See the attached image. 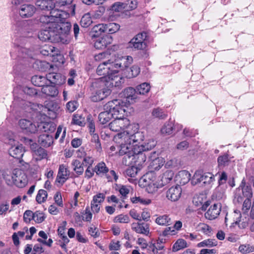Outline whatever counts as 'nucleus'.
<instances>
[{
    "label": "nucleus",
    "instance_id": "58",
    "mask_svg": "<svg viewBox=\"0 0 254 254\" xmlns=\"http://www.w3.org/2000/svg\"><path fill=\"white\" fill-rule=\"evenodd\" d=\"M126 8V3L116 2L111 7L110 10L113 11L119 12Z\"/></svg>",
    "mask_w": 254,
    "mask_h": 254
},
{
    "label": "nucleus",
    "instance_id": "50",
    "mask_svg": "<svg viewBox=\"0 0 254 254\" xmlns=\"http://www.w3.org/2000/svg\"><path fill=\"white\" fill-rule=\"evenodd\" d=\"M47 192L44 190H40L37 194L36 199L39 203L45 202L47 198Z\"/></svg>",
    "mask_w": 254,
    "mask_h": 254
},
{
    "label": "nucleus",
    "instance_id": "54",
    "mask_svg": "<svg viewBox=\"0 0 254 254\" xmlns=\"http://www.w3.org/2000/svg\"><path fill=\"white\" fill-rule=\"evenodd\" d=\"M129 221L130 219L128 216L123 214L116 216L114 219L115 222L121 223H127Z\"/></svg>",
    "mask_w": 254,
    "mask_h": 254
},
{
    "label": "nucleus",
    "instance_id": "13",
    "mask_svg": "<svg viewBox=\"0 0 254 254\" xmlns=\"http://www.w3.org/2000/svg\"><path fill=\"white\" fill-rule=\"evenodd\" d=\"M36 11L34 5L31 4H21L18 9V13L22 18L32 17Z\"/></svg>",
    "mask_w": 254,
    "mask_h": 254
},
{
    "label": "nucleus",
    "instance_id": "23",
    "mask_svg": "<svg viewBox=\"0 0 254 254\" xmlns=\"http://www.w3.org/2000/svg\"><path fill=\"white\" fill-rule=\"evenodd\" d=\"M47 81L55 85H61L64 82V78L60 73H49L47 75Z\"/></svg>",
    "mask_w": 254,
    "mask_h": 254
},
{
    "label": "nucleus",
    "instance_id": "17",
    "mask_svg": "<svg viewBox=\"0 0 254 254\" xmlns=\"http://www.w3.org/2000/svg\"><path fill=\"white\" fill-rule=\"evenodd\" d=\"M30 148L33 152V156L37 160H41L46 158L47 157V151L41 147H38L36 143L31 144Z\"/></svg>",
    "mask_w": 254,
    "mask_h": 254
},
{
    "label": "nucleus",
    "instance_id": "28",
    "mask_svg": "<svg viewBox=\"0 0 254 254\" xmlns=\"http://www.w3.org/2000/svg\"><path fill=\"white\" fill-rule=\"evenodd\" d=\"M38 143L44 147H49L53 143V137L47 133L40 135L38 137Z\"/></svg>",
    "mask_w": 254,
    "mask_h": 254
},
{
    "label": "nucleus",
    "instance_id": "57",
    "mask_svg": "<svg viewBox=\"0 0 254 254\" xmlns=\"http://www.w3.org/2000/svg\"><path fill=\"white\" fill-rule=\"evenodd\" d=\"M18 57L20 58H25L26 56H30L31 55L29 53V51L22 46H18L17 47Z\"/></svg>",
    "mask_w": 254,
    "mask_h": 254
},
{
    "label": "nucleus",
    "instance_id": "46",
    "mask_svg": "<svg viewBox=\"0 0 254 254\" xmlns=\"http://www.w3.org/2000/svg\"><path fill=\"white\" fill-rule=\"evenodd\" d=\"M92 32L95 33L94 36H98L103 33L106 32V24H99L95 25L92 28Z\"/></svg>",
    "mask_w": 254,
    "mask_h": 254
},
{
    "label": "nucleus",
    "instance_id": "1",
    "mask_svg": "<svg viewBox=\"0 0 254 254\" xmlns=\"http://www.w3.org/2000/svg\"><path fill=\"white\" fill-rule=\"evenodd\" d=\"M123 132L118 134L115 138L116 142L119 144L118 149L120 155H126L125 158L132 160L137 159L138 164L145 162L146 156L140 147H136L137 143L142 140V133L140 131Z\"/></svg>",
    "mask_w": 254,
    "mask_h": 254
},
{
    "label": "nucleus",
    "instance_id": "14",
    "mask_svg": "<svg viewBox=\"0 0 254 254\" xmlns=\"http://www.w3.org/2000/svg\"><path fill=\"white\" fill-rule=\"evenodd\" d=\"M182 191V190L180 186L172 187L166 191V197L171 201H176L180 198Z\"/></svg>",
    "mask_w": 254,
    "mask_h": 254
},
{
    "label": "nucleus",
    "instance_id": "41",
    "mask_svg": "<svg viewBox=\"0 0 254 254\" xmlns=\"http://www.w3.org/2000/svg\"><path fill=\"white\" fill-rule=\"evenodd\" d=\"M156 144V142L154 139H149L147 140L143 144H142L140 146H138L137 144L136 147H140L143 151H145L152 149L155 146Z\"/></svg>",
    "mask_w": 254,
    "mask_h": 254
},
{
    "label": "nucleus",
    "instance_id": "12",
    "mask_svg": "<svg viewBox=\"0 0 254 254\" xmlns=\"http://www.w3.org/2000/svg\"><path fill=\"white\" fill-rule=\"evenodd\" d=\"M18 125L24 132L35 133L38 131L37 123H34L29 120L21 119L19 120Z\"/></svg>",
    "mask_w": 254,
    "mask_h": 254
},
{
    "label": "nucleus",
    "instance_id": "45",
    "mask_svg": "<svg viewBox=\"0 0 254 254\" xmlns=\"http://www.w3.org/2000/svg\"><path fill=\"white\" fill-rule=\"evenodd\" d=\"M217 245V242L215 239H206L197 244V247L211 248L216 246Z\"/></svg>",
    "mask_w": 254,
    "mask_h": 254
},
{
    "label": "nucleus",
    "instance_id": "31",
    "mask_svg": "<svg viewBox=\"0 0 254 254\" xmlns=\"http://www.w3.org/2000/svg\"><path fill=\"white\" fill-rule=\"evenodd\" d=\"M31 82L35 86L43 87L48 84L47 77L41 75H35L31 78Z\"/></svg>",
    "mask_w": 254,
    "mask_h": 254
},
{
    "label": "nucleus",
    "instance_id": "21",
    "mask_svg": "<svg viewBox=\"0 0 254 254\" xmlns=\"http://www.w3.org/2000/svg\"><path fill=\"white\" fill-rule=\"evenodd\" d=\"M131 229L137 233L142 234L146 236L149 234V228L147 224L132 223Z\"/></svg>",
    "mask_w": 254,
    "mask_h": 254
},
{
    "label": "nucleus",
    "instance_id": "40",
    "mask_svg": "<svg viewBox=\"0 0 254 254\" xmlns=\"http://www.w3.org/2000/svg\"><path fill=\"white\" fill-rule=\"evenodd\" d=\"M240 187H242V192L243 196L246 197V199H250L253 196V192L252 188L250 186H245V181L243 179L242 181L241 184L240 186Z\"/></svg>",
    "mask_w": 254,
    "mask_h": 254
},
{
    "label": "nucleus",
    "instance_id": "48",
    "mask_svg": "<svg viewBox=\"0 0 254 254\" xmlns=\"http://www.w3.org/2000/svg\"><path fill=\"white\" fill-rule=\"evenodd\" d=\"M150 89V86L147 83H143L136 87V92L139 94H145L149 92Z\"/></svg>",
    "mask_w": 254,
    "mask_h": 254
},
{
    "label": "nucleus",
    "instance_id": "60",
    "mask_svg": "<svg viewBox=\"0 0 254 254\" xmlns=\"http://www.w3.org/2000/svg\"><path fill=\"white\" fill-rule=\"evenodd\" d=\"M152 115L155 118H158L162 119H164L167 117V115L162 111V109L160 108L153 109L152 112Z\"/></svg>",
    "mask_w": 254,
    "mask_h": 254
},
{
    "label": "nucleus",
    "instance_id": "8",
    "mask_svg": "<svg viewBox=\"0 0 254 254\" xmlns=\"http://www.w3.org/2000/svg\"><path fill=\"white\" fill-rule=\"evenodd\" d=\"M214 181V176L211 173H202L200 171H197L192 178L191 184L195 185L202 182L204 185H210Z\"/></svg>",
    "mask_w": 254,
    "mask_h": 254
},
{
    "label": "nucleus",
    "instance_id": "49",
    "mask_svg": "<svg viewBox=\"0 0 254 254\" xmlns=\"http://www.w3.org/2000/svg\"><path fill=\"white\" fill-rule=\"evenodd\" d=\"M120 28V25L115 23L106 24V32L109 33H114L118 31Z\"/></svg>",
    "mask_w": 254,
    "mask_h": 254
},
{
    "label": "nucleus",
    "instance_id": "62",
    "mask_svg": "<svg viewBox=\"0 0 254 254\" xmlns=\"http://www.w3.org/2000/svg\"><path fill=\"white\" fill-rule=\"evenodd\" d=\"M45 216L43 213L39 211H36L34 213L33 220L37 223H40L45 220Z\"/></svg>",
    "mask_w": 254,
    "mask_h": 254
},
{
    "label": "nucleus",
    "instance_id": "52",
    "mask_svg": "<svg viewBox=\"0 0 254 254\" xmlns=\"http://www.w3.org/2000/svg\"><path fill=\"white\" fill-rule=\"evenodd\" d=\"M129 46L137 50H143L146 47V44L145 42H137L131 40L129 42Z\"/></svg>",
    "mask_w": 254,
    "mask_h": 254
},
{
    "label": "nucleus",
    "instance_id": "55",
    "mask_svg": "<svg viewBox=\"0 0 254 254\" xmlns=\"http://www.w3.org/2000/svg\"><path fill=\"white\" fill-rule=\"evenodd\" d=\"M54 51L55 48L53 46L45 45L42 47L41 53L44 56H53Z\"/></svg>",
    "mask_w": 254,
    "mask_h": 254
},
{
    "label": "nucleus",
    "instance_id": "56",
    "mask_svg": "<svg viewBox=\"0 0 254 254\" xmlns=\"http://www.w3.org/2000/svg\"><path fill=\"white\" fill-rule=\"evenodd\" d=\"M131 201L133 203H139L147 205L151 203V201L149 199H144L140 196H135L131 198Z\"/></svg>",
    "mask_w": 254,
    "mask_h": 254
},
{
    "label": "nucleus",
    "instance_id": "19",
    "mask_svg": "<svg viewBox=\"0 0 254 254\" xmlns=\"http://www.w3.org/2000/svg\"><path fill=\"white\" fill-rule=\"evenodd\" d=\"M118 72V71L117 72L111 73L109 76H108V78L105 81L107 83L106 85L113 87L121 86L122 82V78L117 74Z\"/></svg>",
    "mask_w": 254,
    "mask_h": 254
},
{
    "label": "nucleus",
    "instance_id": "61",
    "mask_svg": "<svg viewBox=\"0 0 254 254\" xmlns=\"http://www.w3.org/2000/svg\"><path fill=\"white\" fill-rule=\"evenodd\" d=\"M82 219L84 221L90 222L92 218V214L90 212L89 208L87 207L82 213Z\"/></svg>",
    "mask_w": 254,
    "mask_h": 254
},
{
    "label": "nucleus",
    "instance_id": "47",
    "mask_svg": "<svg viewBox=\"0 0 254 254\" xmlns=\"http://www.w3.org/2000/svg\"><path fill=\"white\" fill-rule=\"evenodd\" d=\"M174 177V173L172 171H166L163 175L161 179V184H163V186L169 183Z\"/></svg>",
    "mask_w": 254,
    "mask_h": 254
},
{
    "label": "nucleus",
    "instance_id": "10",
    "mask_svg": "<svg viewBox=\"0 0 254 254\" xmlns=\"http://www.w3.org/2000/svg\"><path fill=\"white\" fill-rule=\"evenodd\" d=\"M12 183L19 188L24 187L27 184V177L25 173L20 169H15L11 176Z\"/></svg>",
    "mask_w": 254,
    "mask_h": 254
},
{
    "label": "nucleus",
    "instance_id": "63",
    "mask_svg": "<svg viewBox=\"0 0 254 254\" xmlns=\"http://www.w3.org/2000/svg\"><path fill=\"white\" fill-rule=\"evenodd\" d=\"M34 213L31 210H26L23 214V220L26 223H29L33 219Z\"/></svg>",
    "mask_w": 254,
    "mask_h": 254
},
{
    "label": "nucleus",
    "instance_id": "7",
    "mask_svg": "<svg viewBox=\"0 0 254 254\" xmlns=\"http://www.w3.org/2000/svg\"><path fill=\"white\" fill-rule=\"evenodd\" d=\"M139 184L140 186L145 187L146 190L151 194L156 193L159 189L163 187V184L151 180L148 175L144 176L140 180Z\"/></svg>",
    "mask_w": 254,
    "mask_h": 254
},
{
    "label": "nucleus",
    "instance_id": "43",
    "mask_svg": "<svg viewBox=\"0 0 254 254\" xmlns=\"http://www.w3.org/2000/svg\"><path fill=\"white\" fill-rule=\"evenodd\" d=\"M112 118H113L112 114L106 110L100 113L98 116L99 121L102 124H106Z\"/></svg>",
    "mask_w": 254,
    "mask_h": 254
},
{
    "label": "nucleus",
    "instance_id": "38",
    "mask_svg": "<svg viewBox=\"0 0 254 254\" xmlns=\"http://www.w3.org/2000/svg\"><path fill=\"white\" fill-rule=\"evenodd\" d=\"M25 234H28V229L27 227H25L22 231L14 233L12 236L14 244L16 246L18 245L19 244V237L23 238Z\"/></svg>",
    "mask_w": 254,
    "mask_h": 254
},
{
    "label": "nucleus",
    "instance_id": "25",
    "mask_svg": "<svg viewBox=\"0 0 254 254\" xmlns=\"http://www.w3.org/2000/svg\"><path fill=\"white\" fill-rule=\"evenodd\" d=\"M38 131H43L45 132H52L56 129V126L53 123L41 122L37 123Z\"/></svg>",
    "mask_w": 254,
    "mask_h": 254
},
{
    "label": "nucleus",
    "instance_id": "37",
    "mask_svg": "<svg viewBox=\"0 0 254 254\" xmlns=\"http://www.w3.org/2000/svg\"><path fill=\"white\" fill-rule=\"evenodd\" d=\"M67 223L65 221H64L59 227L58 229V235L62 241H64L65 243H68L69 240L66 237L64 230L66 226Z\"/></svg>",
    "mask_w": 254,
    "mask_h": 254
},
{
    "label": "nucleus",
    "instance_id": "34",
    "mask_svg": "<svg viewBox=\"0 0 254 254\" xmlns=\"http://www.w3.org/2000/svg\"><path fill=\"white\" fill-rule=\"evenodd\" d=\"M42 92L47 96L55 97L58 94V91L57 88L54 86L46 84L42 88Z\"/></svg>",
    "mask_w": 254,
    "mask_h": 254
},
{
    "label": "nucleus",
    "instance_id": "24",
    "mask_svg": "<svg viewBox=\"0 0 254 254\" xmlns=\"http://www.w3.org/2000/svg\"><path fill=\"white\" fill-rule=\"evenodd\" d=\"M122 96L126 99V102L132 103L133 100L137 98V92L132 87H128L124 90L122 93Z\"/></svg>",
    "mask_w": 254,
    "mask_h": 254
},
{
    "label": "nucleus",
    "instance_id": "15",
    "mask_svg": "<svg viewBox=\"0 0 254 254\" xmlns=\"http://www.w3.org/2000/svg\"><path fill=\"white\" fill-rule=\"evenodd\" d=\"M69 171L64 164L60 165L56 182L64 184L69 178Z\"/></svg>",
    "mask_w": 254,
    "mask_h": 254
},
{
    "label": "nucleus",
    "instance_id": "2",
    "mask_svg": "<svg viewBox=\"0 0 254 254\" xmlns=\"http://www.w3.org/2000/svg\"><path fill=\"white\" fill-rule=\"evenodd\" d=\"M121 64L118 62L114 63L112 59H109L103 62L100 64L97 68L96 72L99 75L102 76L100 78L101 81L104 82L111 73L117 72L119 71Z\"/></svg>",
    "mask_w": 254,
    "mask_h": 254
},
{
    "label": "nucleus",
    "instance_id": "30",
    "mask_svg": "<svg viewBox=\"0 0 254 254\" xmlns=\"http://www.w3.org/2000/svg\"><path fill=\"white\" fill-rule=\"evenodd\" d=\"M190 177L191 175L188 171L182 170L178 173L177 178L179 180L180 183L184 185L190 181Z\"/></svg>",
    "mask_w": 254,
    "mask_h": 254
},
{
    "label": "nucleus",
    "instance_id": "42",
    "mask_svg": "<svg viewBox=\"0 0 254 254\" xmlns=\"http://www.w3.org/2000/svg\"><path fill=\"white\" fill-rule=\"evenodd\" d=\"M27 25V22L25 20H21L16 21L14 26L15 30L19 32L21 34L25 35L26 27Z\"/></svg>",
    "mask_w": 254,
    "mask_h": 254
},
{
    "label": "nucleus",
    "instance_id": "64",
    "mask_svg": "<svg viewBox=\"0 0 254 254\" xmlns=\"http://www.w3.org/2000/svg\"><path fill=\"white\" fill-rule=\"evenodd\" d=\"M110 54L107 52L100 53L95 56V60L96 61H101L104 60H109Z\"/></svg>",
    "mask_w": 254,
    "mask_h": 254
},
{
    "label": "nucleus",
    "instance_id": "51",
    "mask_svg": "<svg viewBox=\"0 0 254 254\" xmlns=\"http://www.w3.org/2000/svg\"><path fill=\"white\" fill-rule=\"evenodd\" d=\"M174 124L173 122L169 121L165 124L161 128V131L163 134H170L172 133Z\"/></svg>",
    "mask_w": 254,
    "mask_h": 254
},
{
    "label": "nucleus",
    "instance_id": "4",
    "mask_svg": "<svg viewBox=\"0 0 254 254\" xmlns=\"http://www.w3.org/2000/svg\"><path fill=\"white\" fill-rule=\"evenodd\" d=\"M126 103L120 99L109 101L104 106V109L112 114L113 118H123L126 111Z\"/></svg>",
    "mask_w": 254,
    "mask_h": 254
},
{
    "label": "nucleus",
    "instance_id": "6",
    "mask_svg": "<svg viewBox=\"0 0 254 254\" xmlns=\"http://www.w3.org/2000/svg\"><path fill=\"white\" fill-rule=\"evenodd\" d=\"M93 172L99 177H105L109 182L117 181L118 176L114 170L109 171L106 164L103 162L98 163L94 167Z\"/></svg>",
    "mask_w": 254,
    "mask_h": 254
},
{
    "label": "nucleus",
    "instance_id": "44",
    "mask_svg": "<svg viewBox=\"0 0 254 254\" xmlns=\"http://www.w3.org/2000/svg\"><path fill=\"white\" fill-rule=\"evenodd\" d=\"M187 247V244L185 240L182 239H178L174 244L172 247V251L177 252Z\"/></svg>",
    "mask_w": 254,
    "mask_h": 254
},
{
    "label": "nucleus",
    "instance_id": "5",
    "mask_svg": "<svg viewBox=\"0 0 254 254\" xmlns=\"http://www.w3.org/2000/svg\"><path fill=\"white\" fill-rule=\"evenodd\" d=\"M61 33L62 30H56V28L46 29L41 30L38 34L39 39L43 41H50L51 42L64 43L62 38Z\"/></svg>",
    "mask_w": 254,
    "mask_h": 254
},
{
    "label": "nucleus",
    "instance_id": "27",
    "mask_svg": "<svg viewBox=\"0 0 254 254\" xmlns=\"http://www.w3.org/2000/svg\"><path fill=\"white\" fill-rule=\"evenodd\" d=\"M52 17L50 15H41L39 19V22L42 26H45L46 29L55 28V25L52 24L54 23Z\"/></svg>",
    "mask_w": 254,
    "mask_h": 254
},
{
    "label": "nucleus",
    "instance_id": "32",
    "mask_svg": "<svg viewBox=\"0 0 254 254\" xmlns=\"http://www.w3.org/2000/svg\"><path fill=\"white\" fill-rule=\"evenodd\" d=\"M35 4L41 10H49L50 8H53L52 0H37Z\"/></svg>",
    "mask_w": 254,
    "mask_h": 254
},
{
    "label": "nucleus",
    "instance_id": "29",
    "mask_svg": "<svg viewBox=\"0 0 254 254\" xmlns=\"http://www.w3.org/2000/svg\"><path fill=\"white\" fill-rule=\"evenodd\" d=\"M165 162L164 159L162 157H157L153 160L149 165L151 171L159 170L163 166Z\"/></svg>",
    "mask_w": 254,
    "mask_h": 254
},
{
    "label": "nucleus",
    "instance_id": "53",
    "mask_svg": "<svg viewBox=\"0 0 254 254\" xmlns=\"http://www.w3.org/2000/svg\"><path fill=\"white\" fill-rule=\"evenodd\" d=\"M202 198L201 197H197V198H194L193 202L195 204L198 206L200 205H201V209L202 210H205L207 207L209 206V203L208 201H205L203 203Z\"/></svg>",
    "mask_w": 254,
    "mask_h": 254
},
{
    "label": "nucleus",
    "instance_id": "59",
    "mask_svg": "<svg viewBox=\"0 0 254 254\" xmlns=\"http://www.w3.org/2000/svg\"><path fill=\"white\" fill-rule=\"evenodd\" d=\"M138 172L137 168L134 166H132L128 168L125 172V175L126 176H128L131 178H134L136 176Z\"/></svg>",
    "mask_w": 254,
    "mask_h": 254
},
{
    "label": "nucleus",
    "instance_id": "22",
    "mask_svg": "<svg viewBox=\"0 0 254 254\" xmlns=\"http://www.w3.org/2000/svg\"><path fill=\"white\" fill-rule=\"evenodd\" d=\"M112 39L110 36H106L97 39L94 43V47L97 49H103L110 44Z\"/></svg>",
    "mask_w": 254,
    "mask_h": 254
},
{
    "label": "nucleus",
    "instance_id": "11",
    "mask_svg": "<svg viewBox=\"0 0 254 254\" xmlns=\"http://www.w3.org/2000/svg\"><path fill=\"white\" fill-rule=\"evenodd\" d=\"M11 145L9 149V154L17 159H20L24 155V149L23 146L21 144H18V142L13 139H9L8 142Z\"/></svg>",
    "mask_w": 254,
    "mask_h": 254
},
{
    "label": "nucleus",
    "instance_id": "3",
    "mask_svg": "<svg viewBox=\"0 0 254 254\" xmlns=\"http://www.w3.org/2000/svg\"><path fill=\"white\" fill-rule=\"evenodd\" d=\"M109 127L111 130L115 132L120 131L125 128L127 129L123 131V132H127L128 130H129V132L135 131V130L138 131L137 130L138 128L136 125H130L129 121L127 118H121V117L115 118L114 121L109 124ZM121 133H123V132L119 133L118 134ZM118 134L114 137V138ZM114 140L116 142L115 139Z\"/></svg>",
    "mask_w": 254,
    "mask_h": 254
},
{
    "label": "nucleus",
    "instance_id": "20",
    "mask_svg": "<svg viewBox=\"0 0 254 254\" xmlns=\"http://www.w3.org/2000/svg\"><path fill=\"white\" fill-rule=\"evenodd\" d=\"M118 72V71L117 72L111 73L109 76H108V78L105 81L107 83L106 85L113 87L121 86L122 82V78L117 74Z\"/></svg>",
    "mask_w": 254,
    "mask_h": 254
},
{
    "label": "nucleus",
    "instance_id": "9",
    "mask_svg": "<svg viewBox=\"0 0 254 254\" xmlns=\"http://www.w3.org/2000/svg\"><path fill=\"white\" fill-rule=\"evenodd\" d=\"M49 10L50 11V14L52 20L54 21L53 24L55 25L56 30H62V24L63 23L64 19V9H60L54 7L52 8H50Z\"/></svg>",
    "mask_w": 254,
    "mask_h": 254
},
{
    "label": "nucleus",
    "instance_id": "39",
    "mask_svg": "<svg viewBox=\"0 0 254 254\" xmlns=\"http://www.w3.org/2000/svg\"><path fill=\"white\" fill-rule=\"evenodd\" d=\"M230 162V159L227 154L219 156L217 158L218 166L220 168L228 166Z\"/></svg>",
    "mask_w": 254,
    "mask_h": 254
},
{
    "label": "nucleus",
    "instance_id": "18",
    "mask_svg": "<svg viewBox=\"0 0 254 254\" xmlns=\"http://www.w3.org/2000/svg\"><path fill=\"white\" fill-rule=\"evenodd\" d=\"M111 93V90L108 88H102L97 90L91 96V99L93 102H98L103 100Z\"/></svg>",
    "mask_w": 254,
    "mask_h": 254
},
{
    "label": "nucleus",
    "instance_id": "36",
    "mask_svg": "<svg viewBox=\"0 0 254 254\" xmlns=\"http://www.w3.org/2000/svg\"><path fill=\"white\" fill-rule=\"evenodd\" d=\"M83 164L78 160H73L71 162L72 170L78 175L82 174L84 172Z\"/></svg>",
    "mask_w": 254,
    "mask_h": 254
},
{
    "label": "nucleus",
    "instance_id": "16",
    "mask_svg": "<svg viewBox=\"0 0 254 254\" xmlns=\"http://www.w3.org/2000/svg\"><path fill=\"white\" fill-rule=\"evenodd\" d=\"M221 208V203H215L208 209L205 213L206 218L213 220L217 217L219 215Z\"/></svg>",
    "mask_w": 254,
    "mask_h": 254
},
{
    "label": "nucleus",
    "instance_id": "26",
    "mask_svg": "<svg viewBox=\"0 0 254 254\" xmlns=\"http://www.w3.org/2000/svg\"><path fill=\"white\" fill-rule=\"evenodd\" d=\"M114 63L118 62L121 64L119 68H121L125 71V69L128 68V66L132 63L133 59L131 56H122L121 58L115 59Z\"/></svg>",
    "mask_w": 254,
    "mask_h": 254
},
{
    "label": "nucleus",
    "instance_id": "35",
    "mask_svg": "<svg viewBox=\"0 0 254 254\" xmlns=\"http://www.w3.org/2000/svg\"><path fill=\"white\" fill-rule=\"evenodd\" d=\"M155 222L159 225H170L172 224V221L169 215H163L157 217Z\"/></svg>",
    "mask_w": 254,
    "mask_h": 254
},
{
    "label": "nucleus",
    "instance_id": "33",
    "mask_svg": "<svg viewBox=\"0 0 254 254\" xmlns=\"http://www.w3.org/2000/svg\"><path fill=\"white\" fill-rule=\"evenodd\" d=\"M140 72V68L137 65H133L130 67H128L124 71V74L128 78H133L136 76Z\"/></svg>",
    "mask_w": 254,
    "mask_h": 254
}]
</instances>
